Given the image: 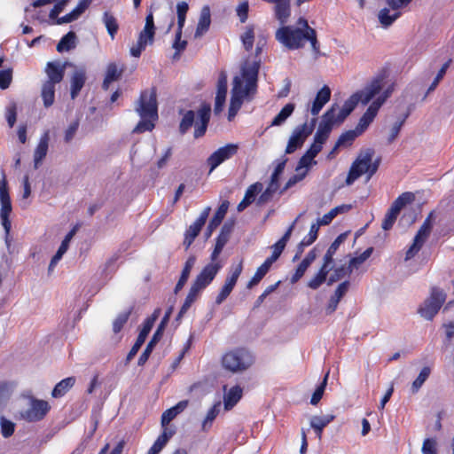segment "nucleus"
<instances>
[{
    "label": "nucleus",
    "instance_id": "f257e3e1",
    "mask_svg": "<svg viewBox=\"0 0 454 454\" xmlns=\"http://www.w3.org/2000/svg\"><path fill=\"white\" fill-rule=\"evenodd\" d=\"M380 90L379 81H371L364 88L351 95L342 107L333 105L324 115L316 132L314 141L324 145L335 124L341 123L355 109L357 104L367 105Z\"/></svg>",
    "mask_w": 454,
    "mask_h": 454
},
{
    "label": "nucleus",
    "instance_id": "f03ea898",
    "mask_svg": "<svg viewBox=\"0 0 454 454\" xmlns=\"http://www.w3.org/2000/svg\"><path fill=\"white\" fill-rule=\"evenodd\" d=\"M259 61H246L232 81L228 120L232 121L245 101H250L257 90Z\"/></svg>",
    "mask_w": 454,
    "mask_h": 454
},
{
    "label": "nucleus",
    "instance_id": "7ed1b4c3",
    "mask_svg": "<svg viewBox=\"0 0 454 454\" xmlns=\"http://www.w3.org/2000/svg\"><path fill=\"white\" fill-rule=\"evenodd\" d=\"M372 81H379L380 90H379V92L375 95V98L371 100V105L360 118L356 129L343 133L339 137L336 143V147L349 146L353 141L358 136H360L373 121L380 108L395 90V83L387 80L384 74H379Z\"/></svg>",
    "mask_w": 454,
    "mask_h": 454
},
{
    "label": "nucleus",
    "instance_id": "20e7f679",
    "mask_svg": "<svg viewBox=\"0 0 454 454\" xmlns=\"http://www.w3.org/2000/svg\"><path fill=\"white\" fill-rule=\"evenodd\" d=\"M275 37L288 50L303 48L305 43L309 42L314 59L321 55L317 32L304 18L298 19L295 26H282L276 31Z\"/></svg>",
    "mask_w": 454,
    "mask_h": 454
},
{
    "label": "nucleus",
    "instance_id": "39448f33",
    "mask_svg": "<svg viewBox=\"0 0 454 454\" xmlns=\"http://www.w3.org/2000/svg\"><path fill=\"white\" fill-rule=\"evenodd\" d=\"M136 112L141 117V121L134 128L133 132L143 133L145 131H151L158 119L157 99L154 89L147 90L141 93L136 106Z\"/></svg>",
    "mask_w": 454,
    "mask_h": 454
},
{
    "label": "nucleus",
    "instance_id": "423d86ee",
    "mask_svg": "<svg viewBox=\"0 0 454 454\" xmlns=\"http://www.w3.org/2000/svg\"><path fill=\"white\" fill-rule=\"evenodd\" d=\"M51 410L47 401L27 395L20 403L16 418L27 422H37L45 418Z\"/></svg>",
    "mask_w": 454,
    "mask_h": 454
},
{
    "label": "nucleus",
    "instance_id": "0eeeda50",
    "mask_svg": "<svg viewBox=\"0 0 454 454\" xmlns=\"http://www.w3.org/2000/svg\"><path fill=\"white\" fill-rule=\"evenodd\" d=\"M254 363L252 355L246 349L237 348L225 353L222 357L223 367L233 373L247 370Z\"/></svg>",
    "mask_w": 454,
    "mask_h": 454
},
{
    "label": "nucleus",
    "instance_id": "6e6552de",
    "mask_svg": "<svg viewBox=\"0 0 454 454\" xmlns=\"http://www.w3.org/2000/svg\"><path fill=\"white\" fill-rule=\"evenodd\" d=\"M446 301L445 292L436 286L430 289L429 296L419 305L418 313L426 320L431 321Z\"/></svg>",
    "mask_w": 454,
    "mask_h": 454
},
{
    "label": "nucleus",
    "instance_id": "1a4fd4ad",
    "mask_svg": "<svg viewBox=\"0 0 454 454\" xmlns=\"http://www.w3.org/2000/svg\"><path fill=\"white\" fill-rule=\"evenodd\" d=\"M372 153L371 152L359 155L349 169L346 184L348 185L352 184L363 174H368L367 180H369L378 168V165L372 164Z\"/></svg>",
    "mask_w": 454,
    "mask_h": 454
},
{
    "label": "nucleus",
    "instance_id": "9d476101",
    "mask_svg": "<svg viewBox=\"0 0 454 454\" xmlns=\"http://www.w3.org/2000/svg\"><path fill=\"white\" fill-rule=\"evenodd\" d=\"M0 206L1 224L5 232V242L9 244L10 231L12 229L10 215L12 212V205L7 188V182L4 178L0 181Z\"/></svg>",
    "mask_w": 454,
    "mask_h": 454
},
{
    "label": "nucleus",
    "instance_id": "9b49d317",
    "mask_svg": "<svg viewBox=\"0 0 454 454\" xmlns=\"http://www.w3.org/2000/svg\"><path fill=\"white\" fill-rule=\"evenodd\" d=\"M434 220V212H431L415 235L411 245L406 250L404 257L405 261L412 259L420 251L431 233Z\"/></svg>",
    "mask_w": 454,
    "mask_h": 454
},
{
    "label": "nucleus",
    "instance_id": "f8f14e48",
    "mask_svg": "<svg viewBox=\"0 0 454 454\" xmlns=\"http://www.w3.org/2000/svg\"><path fill=\"white\" fill-rule=\"evenodd\" d=\"M316 121L317 120L314 118L310 123L305 122L294 129L286 148V153H294L297 148L303 145L306 138L312 133Z\"/></svg>",
    "mask_w": 454,
    "mask_h": 454
},
{
    "label": "nucleus",
    "instance_id": "ddd939ff",
    "mask_svg": "<svg viewBox=\"0 0 454 454\" xmlns=\"http://www.w3.org/2000/svg\"><path fill=\"white\" fill-rule=\"evenodd\" d=\"M220 262H210L203 268L201 272L197 276L192 288L200 294L215 278L218 271L221 270Z\"/></svg>",
    "mask_w": 454,
    "mask_h": 454
},
{
    "label": "nucleus",
    "instance_id": "4468645a",
    "mask_svg": "<svg viewBox=\"0 0 454 454\" xmlns=\"http://www.w3.org/2000/svg\"><path fill=\"white\" fill-rule=\"evenodd\" d=\"M160 314V309H157L154 310L153 315L145 321L143 328H142L141 332L139 333L135 344L132 346L131 349L129 350V352L127 356L128 361H130L131 359H133V357L137 355V351L140 349L141 346L144 344L147 335L151 332V330H152L155 321L159 317Z\"/></svg>",
    "mask_w": 454,
    "mask_h": 454
},
{
    "label": "nucleus",
    "instance_id": "2eb2a0df",
    "mask_svg": "<svg viewBox=\"0 0 454 454\" xmlns=\"http://www.w3.org/2000/svg\"><path fill=\"white\" fill-rule=\"evenodd\" d=\"M239 146L234 144H228L223 147L218 148L207 159V163L210 166V173L222 164L226 160L231 158L238 152Z\"/></svg>",
    "mask_w": 454,
    "mask_h": 454
},
{
    "label": "nucleus",
    "instance_id": "dca6fc26",
    "mask_svg": "<svg viewBox=\"0 0 454 454\" xmlns=\"http://www.w3.org/2000/svg\"><path fill=\"white\" fill-rule=\"evenodd\" d=\"M210 210V207H205L204 210L201 212L200 215L199 216V218L189 226L188 230L185 232V237L184 240V245L185 246L186 249L190 247L195 238L199 235L201 228L205 224L209 215Z\"/></svg>",
    "mask_w": 454,
    "mask_h": 454
},
{
    "label": "nucleus",
    "instance_id": "f3484780",
    "mask_svg": "<svg viewBox=\"0 0 454 454\" xmlns=\"http://www.w3.org/2000/svg\"><path fill=\"white\" fill-rule=\"evenodd\" d=\"M170 314H171V309L167 311V313L165 314L164 317L162 318L160 325L158 326V329L154 333L152 340L149 341L145 349L141 354V356L138 359V365H143L148 360V357L150 356L154 346L160 340V338L162 336L165 326L167 325V324L169 320Z\"/></svg>",
    "mask_w": 454,
    "mask_h": 454
},
{
    "label": "nucleus",
    "instance_id": "a211bd4d",
    "mask_svg": "<svg viewBox=\"0 0 454 454\" xmlns=\"http://www.w3.org/2000/svg\"><path fill=\"white\" fill-rule=\"evenodd\" d=\"M227 97V75L225 72H221L217 81V90L215 99L214 112L220 114L225 106Z\"/></svg>",
    "mask_w": 454,
    "mask_h": 454
},
{
    "label": "nucleus",
    "instance_id": "6ab92c4d",
    "mask_svg": "<svg viewBox=\"0 0 454 454\" xmlns=\"http://www.w3.org/2000/svg\"><path fill=\"white\" fill-rule=\"evenodd\" d=\"M300 216L301 215H299L294 221V223L289 226V228L287 229V231H286L284 236L271 247L272 254L270 257H268L264 261L265 262H269V264L270 266H272V264L279 258V256L281 255L283 250L285 249V247L286 246V243L288 242V240L292 235V232L295 226V223H297Z\"/></svg>",
    "mask_w": 454,
    "mask_h": 454
},
{
    "label": "nucleus",
    "instance_id": "aec40b11",
    "mask_svg": "<svg viewBox=\"0 0 454 454\" xmlns=\"http://www.w3.org/2000/svg\"><path fill=\"white\" fill-rule=\"evenodd\" d=\"M67 63H61L60 61H51L46 64L45 74L47 80L45 82H51V83H59L64 77L65 69Z\"/></svg>",
    "mask_w": 454,
    "mask_h": 454
},
{
    "label": "nucleus",
    "instance_id": "412c9836",
    "mask_svg": "<svg viewBox=\"0 0 454 454\" xmlns=\"http://www.w3.org/2000/svg\"><path fill=\"white\" fill-rule=\"evenodd\" d=\"M223 405L225 411L231 410L238 402L241 399L243 395V389L239 386H234L227 389V387H223Z\"/></svg>",
    "mask_w": 454,
    "mask_h": 454
},
{
    "label": "nucleus",
    "instance_id": "4be33fe9",
    "mask_svg": "<svg viewBox=\"0 0 454 454\" xmlns=\"http://www.w3.org/2000/svg\"><path fill=\"white\" fill-rule=\"evenodd\" d=\"M331 98V90L327 85H325L317 93L315 99L310 106V113L312 115L317 116L322 110L324 106L329 102Z\"/></svg>",
    "mask_w": 454,
    "mask_h": 454
},
{
    "label": "nucleus",
    "instance_id": "5701e85b",
    "mask_svg": "<svg viewBox=\"0 0 454 454\" xmlns=\"http://www.w3.org/2000/svg\"><path fill=\"white\" fill-rule=\"evenodd\" d=\"M210 106H203L199 111H198V120L195 121V131H194V137H200L203 136L206 132L207 123L209 121L210 118Z\"/></svg>",
    "mask_w": 454,
    "mask_h": 454
},
{
    "label": "nucleus",
    "instance_id": "b1692460",
    "mask_svg": "<svg viewBox=\"0 0 454 454\" xmlns=\"http://www.w3.org/2000/svg\"><path fill=\"white\" fill-rule=\"evenodd\" d=\"M92 0H80L76 7L67 15L57 20L56 24L70 23L79 19V17L89 8Z\"/></svg>",
    "mask_w": 454,
    "mask_h": 454
},
{
    "label": "nucleus",
    "instance_id": "393cba45",
    "mask_svg": "<svg viewBox=\"0 0 454 454\" xmlns=\"http://www.w3.org/2000/svg\"><path fill=\"white\" fill-rule=\"evenodd\" d=\"M211 24L210 8L208 5L202 7L194 34L195 38L201 37L209 28Z\"/></svg>",
    "mask_w": 454,
    "mask_h": 454
},
{
    "label": "nucleus",
    "instance_id": "a878e982",
    "mask_svg": "<svg viewBox=\"0 0 454 454\" xmlns=\"http://www.w3.org/2000/svg\"><path fill=\"white\" fill-rule=\"evenodd\" d=\"M262 190V184L255 183L250 185L246 191L243 200L239 203L237 209L239 212L246 209L252 202L254 201L256 195Z\"/></svg>",
    "mask_w": 454,
    "mask_h": 454
},
{
    "label": "nucleus",
    "instance_id": "bb28decb",
    "mask_svg": "<svg viewBox=\"0 0 454 454\" xmlns=\"http://www.w3.org/2000/svg\"><path fill=\"white\" fill-rule=\"evenodd\" d=\"M320 226H322V224L319 223L318 221H317V223H312L308 235L305 236L298 245L297 253L294 257V261L297 260L300 257L305 247L311 245L317 239L318 230Z\"/></svg>",
    "mask_w": 454,
    "mask_h": 454
},
{
    "label": "nucleus",
    "instance_id": "cd10ccee",
    "mask_svg": "<svg viewBox=\"0 0 454 454\" xmlns=\"http://www.w3.org/2000/svg\"><path fill=\"white\" fill-rule=\"evenodd\" d=\"M229 208V202L227 200H224L222 202V204L217 208L215 215L210 220L207 228V237H210L214 230H215L220 223H222L223 219L224 218L227 211Z\"/></svg>",
    "mask_w": 454,
    "mask_h": 454
},
{
    "label": "nucleus",
    "instance_id": "c85d7f7f",
    "mask_svg": "<svg viewBox=\"0 0 454 454\" xmlns=\"http://www.w3.org/2000/svg\"><path fill=\"white\" fill-rule=\"evenodd\" d=\"M50 136L46 131L40 138V141L34 153L35 168H37L43 160L45 158L49 147Z\"/></svg>",
    "mask_w": 454,
    "mask_h": 454
},
{
    "label": "nucleus",
    "instance_id": "c756f323",
    "mask_svg": "<svg viewBox=\"0 0 454 454\" xmlns=\"http://www.w3.org/2000/svg\"><path fill=\"white\" fill-rule=\"evenodd\" d=\"M155 35V26L153 14L150 12L145 17V24L143 30L139 33L138 38L146 42L149 44L153 43Z\"/></svg>",
    "mask_w": 454,
    "mask_h": 454
},
{
    "label": "nucleus",
    "instance_id": "7c9ffc66",
    "mask_svg": "<svg viewBox=\"0 0 454 454\" xmlns=\"http://www.w3.org/2000/svg\"><path fill=\"white\" fill-rule=\"evenodd\" d=\"M189 402L183 400L177 403L175 406L166 410L161 415V426L165 427L173 420L180 412H182L187 406Z\"/></svg>",
    "mask_w": 454,
    "mask_h": 454
},
{
    "label": "nucleus",
    "instance_id": "2f4dec72",
    "mask_svg": "<svg viewBox=\"0 0 454 454\" xmlns=\"http://www.w3.org/2000/svg\"><path fill=\"white\" fill-rule=\"evenodd\" d=\"M275 4V16L281 24L287 22L291 14L290 0H277L273 1Z\"/></svg>",
    "mask_w": 454,
    "mask_h": 454
},
{
    "label": "nucleus",
    "instance_id": "473e14b6",
    "mask_svg": "<svg viewBox=\"0 0 454 454\" xmlns=\"http://www.w3.org/2000/svg\"><path fill=\"white\" fill-rule=\"evenodd\" d=\"M401 15L400 11L392 7L383 8L379 12L378 19L383 27L392 25Z\"/></svg>",
    "mask_w": 454,
    "mask_h": 454
},
{
    "label": "nucleus",
    "instance_id": "72a5a7b5",
    "mask_svg": "<svg viewBox=\"0 0 454 454\" xmlns=\"http://www.w3.org/2000/svg\"><path fill=\"white\" fill-rule=\"evenodd\" d=\"M123 67H119L115 63H110L106 67V77L103 82V88L105 90H107L109 87V84L116 80H118L122 72H123Z\"/></svg>",
    "mask_w": 454,
    "mask_h": 454
},
{
    "label": "nucleus",
    "instance_id": "f704fd0d",
    "mask_svg": "<svg viewBox=\"0 0 454 454\" xmlns=\"http://www.w3.org/2000/svg\"><path fill=\"white\" fill-rule=\"evenodd\" d=\"M85 71L84 69H77L71 78V97L74 98L85 82Z\"/></svg>",
    "mask_w": 454,
    "mask_h": 454
},
{
    "label": "nucleus",
    "instance_id": "c9c22d12",
    "mask_svg": "<svg viewBox=\"0 0 454 454\" xmlns=\"http://www.w3.org/2000/svg\"><path fill=\"white\" fill-rule=\"evenodd\" d=\"M74 377H67L62 380H60L53 388L51 392V395L54 398H59L63 396L67 391H69L75 383Z\"/></svg>",
    "mask_w": 454,
    "mask_h": 454
},
{
    "label": "nucleus",
    "instance_id": "e433bc0d",
    "mask_svg": "<svg viewBox=\"0 0 454 454\" xmlns=\"http://www.w3.org/2000/svg\"><path fill=\"white\" fill-rule=\"evenodd\" d=\"M229 234H230V231L226 229V227L224 226L222 231H221V233L218 235L217 239H216V243H215V249L211 254V260H212V262H216V259L218 258L219 254H221L223 248L224 247V246L226 245V243L228 242L229 240Z\"/></svg>",
    "mask_w": 454,
    "mask_h": 454
},
{
    "label": "nucleus",
    "instance_id": "4c0bfd02",
    "mask_svg": "<svg viewBox=\"0 0 454 454\" xmlns=\"http://www.w3.org/2000/svg\"><path fill=\"white\" fill-rule=\"evenodd\" d=\"M55 85V83H51V82H44L43 83L41 96L45 107H49L54 103Z\"/></svg>",
    "mask_w": 454,
    "mask_h": 454
},
{
    "label": "nucleus",
    "instance_id": "58836bf2",
    "mask_svg": "<svg viewBox=\"0 0 454 454\" xmlns=\"http://www.w3.org/2000/svg\"><path fill=\"white\" fill-rule=\"evenodd\" d=\"M195 262H196L195 256H190L187 259V261L185 262L184 267L182 270L181 277L175 287L176 293H177L179 290H181L183 288V286H184V284L186 283V281L190 276L191 270L195 264Z\"/></svg>",
    "mask_w": 454,
    "mask_h": 454
},
{
    "label": "nucleus",
    "instance_id": "ea45409f",
    "mask_svg": "<svg viewBox=\"0 0 454 454\" xmlns=\"http://www.w3.org/2000/svg\"><path fill=\"white\" fill-rule=\"evenodd\" d=\"M102 21L106 26L108 35L112 39H114L115 35L119 29V24L116 18L109 12H105L102 17Z\"/></svg>",
    "mask_w": 454,
    "mask_h": 454
},
{
    "label": "nucleus",
    "instance_id": "a19ab883",
    "mask_svg": "<svg viewBox=\"0 0 454 454\" xmlns=\"http://www.w3.org/2000/svg\"><path fill=\"white\" fill-rule=\"evenodd\" d=\"M76 45V35L74 32L70 31L64 35L57 45L59 52L68 51L74 49Z\"/></svg>",
    "mask_w": 454,
    "mask_h": 454
},
{
    "label": "nucleus",
    "instance_id": "79ce46f5",
    "mask_svg": "<svg viewBox=\"0 0 454 454\" xmlns=\"http://www.w3.org/2000/svg\"><path fill=\"white\" fill-rule=\"evenodd\" d=\"M335 416L333 414H327L325 416H313L310 419V427L314 429V431H323V429L330 424Z\"/></svg>",
    "mask_w": 454,
    "mask_h": 454
},
{
    "label": "nucleus",
    "instance_id": "37998d69",
    "mask_svg": "<svg viewBox=\"0 0 454 454\" xmlns=\"http://www.w3.org/2000/svg\"><path fill=\"white\" fill-rule=\"evenodd\" d=\"M294 104H286L271 121V126H280L291 116L294 110Z\"/></svg>",
    "mask_w": 454,
    "mask_h": 454
},
{
    "label": "nucleus",
    "instance_id": "c03bdc74",
    "mask_svg": "<svg viewBox=\"0 0 454 454\" xmlns=\"http://www.w3.org/2000/svg\"><path fill=\"white\" fill-rule=\"evenodd\" d=\"M221 405V402L218 401L209 409L204 420L202 421L203 431H207L211 427L213 421L220 412Z\"/></svg>",
    "mask_w": 454,
    "mask_h": 454
},
{
    "label": "nucleus",
    "instance_id": "a18cd8bd",
    "mask_svg": "<svg viewBox=\"0 0 454 454\" xmlns=\"http://www.w3.org/2000/svg\"><path fill=\"white\" fill-rule=\"evenodd\" d=\"M270 265L269 262H263L260 267L257 268L254 275L250 279V281L247 283V287L248 289H251L254 286L258 285L260 281L264 278V276L268 273V271L270 269Z\"/></svg>",
    "mask_w": 454,
    "mask_h": 454
},
{
    "label": "nucleus",
    "instance_id": "49530a36",
    "mask_svg": "<svg viewBox=\"0 0 454 454\" xmlns=\"http://www.w3.org/2000/svg\"><path fill=\"white\" fill-rule=\"evenodd\" d=\"M328 273L329 270H327L325 267H321L317 273L308 282V286L313 290H317L326 281Z\"/></svg>",
    "mask_w": 454,
    "mask_h": 454
},
{
    "label": "nucleus",
    "instance_id": "de8ad7c7",
    "mask_svg": "<svg viewBox=\"0 0 454 454\" xmlns=\"http://www.w3.org/2000/svg\"><path fill=\"white\" fill-rule=\"evenodd\" d=\"M242 270L243 263L242 261H240L238 264L231 267V275L226 278L224 286L233 289Z\"/></svg>",
    "mask_w": 454,
    "mask_h": 454
},
{
    "label": "nucleus",
    "instance_id": "09e8293b",
    "mask_svg": "<svg viewBox=\"0 0 454 454\" xmlns=\"http://www.w3.org/2000/svg\"><path fill=\"white\" fill-rule=\"evenodd\" d=\"M372 250V247H369L365 251H364L360 255L352 258L349 261L348 271L352 272L353 270L359 269L360 266L371 256Z\"/></svg>",
    "mask_w": 454,
    "mask_h": 454
},
{
    "label": "nucleus",
    "instance_id": "8fccbe9b",
    "mask_svg": "<svg viewBox=\"0 0 454 454\" xmlns=\"http://www.w3.org/2000/svg\"><path fill=\"white\" fill-rule=\"evenodd\" d=\"M414 200V195L411 192H404L400 195L390 207L393 211L400 213L402 208Z\"/></svg>",
    "mask_w": 454,
    "mask_h": 454
},
{
    "label": "nucleus",
    "instance_id": "3c124183",
    "mask_svg": "<svg viewBox=\"0 0 454 454\" xmlns=\"http://www.w3.org/2000/svg\"><path fill=\"white\" fill-rule=\"evenodd\" d=\"M430 373H431V369L428 366L422 368L419 376L416 378V380L411 384V391L413 393H416L419 391V389L422 387V385L425 383V381L429 377Z\"/></svg>",
    "mask_w": 454,
    "mask_h": 454
},
{
    "label": "nucleus",
    "instance_id": "603ef678",
    "mask_svg": "<svg viewBox=\"0 0 454 454\" xmlns=\"http://www.w3.org/2000/svg\"><path fill=\"white\" fill-rule=\"evenodd\" d=\"M0 427L1 434L4 438L12 436L15 431V424L4 417L0 418Z\"/></svg>",
    "mask_w": 454,
    "mask_h": 454
},
{
    "label": "nucleus",
    "instance_id": "864d4df0",
    "mask_svg": "<svg viewBox=\"0 0 454 454\" xmlns=\"http://www.w3.org/2000/svg\"><path fill=\"white\" fill-rule=\"evenodd\" d=\"M328 376H329V372H326V374L324 377V380H323L322 383L314 391V393H313V395L311 396V399H310V403L311 404L316 405L321 400V398H322V396L324 395L326 384H327Z\"/></svg>",
    "mask_w": 454,
    "mask_h": 454
},
{
    "label": "nucleus",
    "instance_id": "5fc2aeb1",
    "mask_svg": "<svg viewBox=\"0 0 454 454\" xmlns=\"http://www.w3.org/2000/svg\"><path fill=\"white\" fill-rule=\"evenodd\" d=\"M278 184L270 182L267 189L259 197L257 203L262 205L268 202L271 199L273 193L278 191Z\"/></svg>",
    "mask_w": 454,
    "mask_h": 454
},
{
    "label": "nucleus",
    "instance_id": "6e6d98bb",
    "mask_svg": "<svg viewBox=\"0 0 454 454\" xmlns=\"http://www.w3.org/2000/svg\"><path fill=\"white\" fill-rule=\"evenodd\" d=\"M254 40V33L252 27H247L246 31L241 35V41L247 51H250L253 48Z\"/></svg>",
    "mask_w": 454,
    "mask_h": 454
},
{
    "label": "nucleus",
    "instance_id": "4d7b16f0",
    "mask_svg": "<svg viewBox=\"0 0 454 454\" xmlns=\"http://www.w3.org/2000/svg\"><path fill=\"white\" fill-rule=\"evenodd\" d=\"M194 113L192 111H188L184 115L181 122H180V132L185 133L193 124L194 122Z\"/></svg>",
    "mask_w": 454,
    "mask_h": 454
},
{
    "label": "nucleus",
    "instance_id": "13d9d810",
    "mask_svg": "<svg viewBox=\"0 0 454 454\" xmlns=\"http://www.w3.org/2000/svg\"><path fill=\"white\" fill-rule=\"evenodd\" d=\"M398 215H399V213L393 211V209L389 208L384 217L383 222H382V228L385 231L391 229L392 226L394 225Z\"/></svg>",
    "mask_w": 454,
    "mask_h": 454
},
{
    "label": "nucleus",
    "instance_id": "bf43d9fd",
    "mask_svg": "<svg viewBox=\"0 0 454 454\" xmlns=\"http://www.w3.org/2000/svg\"><path fill=\"white\" fill-rule=\"evenodd\" d=\"M12 80V69L8 68L0 71V88L7 89Z\"/></svg>",
    "mask_w": 454,
    "mask_h": 454
},
{
    "label": "nucleus",
    "instance_id": "052dcab7",
    "mask_svg": "<svg viewBox=\"0 0 454 454\" xmlns=\"http://www.w3.org/2000/svg\"><path fill=\"white\" fill-rule=\"evenodd\" d=\"M421 450L423 454H437L436 440L432 438L426 439L423 442Z\"/></svg>",
    "mask_w": 454,
    "mask_h": 454
},
{
    "label": "nucleus",
    "instance_id": "680f3d73",
    "mask_svg": "<svg viewBox=\"0 0 454 454\" xmlns=\"http://www.w3.org/2000/svg\"><path fill=\"white\" fill-rule=\"evenodd\" d=\"M350 273L348 269H345L344 266L339 267L334 270L333 273L328 278V285L331 286L333 283L339 281L342 278H344L347 274Z\"/></svg>",
    "mask_w": 454,
    "mask_h": 454
},
{
    "label": "nucleus",
    "instance_id": "e2e57ef3",
    "mask_svg": "<svg viewBox=\"0 0 454 454\" xmlns=\"http://www.w3.org/2000/svg\"><path fill=\"white\" fill-rule=\"evenodd\" d=\"M408 117V114H405L402 119L397 121L391 128L390 134L388 137V142L392 143L398 136L402 126L403 125L406 118Z\"/></svg>",
    "mask_w": 454,
    "mask_h": 454
},
{
    "label": "nucleus",
    "instance_id": "0e129e2a",
    "mask_svg": "<svg viewBox=\"0 0 454 454\" xmlns=\"http://www.w3.org/2000/svg\"><path fill=\"white\" fill-rule=\"evenodd\" d=\"M78 128H79L78 121H74L68 125V127L65 130V136H64V140L66 143H70L74 139V137L78 130Z\"/></svg>",
    "mask_w": 454,
    "mask_h": 454
},
{
    "label": "nucleus",
    "instance_id": "69168bd1",
    "mask_svg": "<svg viewBox=\"0 0 454 454\" xmlns=\"http://www.w3.org/2000/svg\"><path fill=\"white\" fill-rule=\"evenodd\" d=\"M129 312H123L118 315V317H116L113 324V330L115 333H119L122 329L123 325H125L129 318Z\"/></svg>",
    "mask_w": 454,
    "mask_h": 454
},
{
    "label": "nucleus",
    "instance_id": "338daca9",
    "mask_svg": "<svg viewBox=\"0 0 454 454\" xmlns=\"http://www.w3.org/2000/svg\"><path fill=\"white\" fill-rule=\"evenodd\" d=\"M148 43L141 39H137V43L130 47V54L135 58H138Z\"/></svg>",
    "mask_w": 454,
    "mask_h": 454
},
{
    "label": "nucleus",
    "instance_id": "774afa93",
    "mask_svg": "<svg viewBox=\"0 0 454 454\" xmlns=\"http://www.w3.org/2000/svg\"><path fill=\"white\" fill-rule=\"evenodd\" d=\"M312 163H316L314 161V159L313 158H310V156H309L307 153H305L300 160L299 161V164L296 168V172H300V171H303V170H307L308 171V168L312 164Z\"/></svg>",
    "mask_w": 454,
    "mask_h": 454
}]
</instances>
